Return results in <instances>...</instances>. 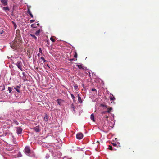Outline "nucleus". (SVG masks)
<instances>
[{
  "instance_id": "nucleus-1",
  "label": "nucleus",
  "mask_w": 159,
  "mask_h": 159,
  "mask_svg": "<svg viewBox=\"0 0 159 159\" xmlns=\"http://www.w3.org/2000/svg\"><path fill=\"white\" fill-rule=\"evenodd\" d=\"M22 42V39L20 34H19L16 37L14 41L11 43V47L13 49H16L20 48Z\"/></svg>"
},
{
  "instance_id": "nucleus-2",
  "label": "nucleus",
  "mask_w": 159,
  "mask_h": 159,
  "mask_svg": "<svg viewBox=\"0 0 159 159\" xmlns=\"http://www.w3.org/2000/svg\"><path fill=\"white\" fill-rule=\"evenodd\" d=\"M24 152L27 156H31V154L32 153V152L30 149V148L28 146H26L25 147L24 150Z\"/></svg>"
},
{
  "instance_id": "nucleus-3",
  "label": "nucleus",
  "mask_w": 159,
  "mask_h": 159,
  "mask_svg": "<svg viewBox=\"0 0 159 159\" xmlns=\"http://www.w3.org/2000/svg\"><path fill=\"white\" fill-rule=\"evenodd\" d=\"M16 65L17 66L18 68L20 69V70L21 71H23V68H22V63L21 61H18L16 63Z\"/></svg>"
},
{
  "instance_id": "nucleus-4",
  "label": "nucleus",
  "mask_w": 159,
  "mask_h": 159,
  "mask_svg": "<svg viewBox=\"0 0 159 159\" xmlns=\"http://www.w3.org/2000/svg\"><path fill=\"white\" fill-rule=\"evenodd\" d=\"M58 104L60 106H61L64 103V101L61 99H58L56 100Z\"/></svg>"
},
{
  "instance_id": "nucleus-5",
  "label": "nucleus",
  "mask_w": 159,
  "mask_h": 159,
  "mask_svg": "<svg viewBox=\"0 0 159 159\" xmlns=\"http://www.w3.org/2000/svg\"><path fill=\"white\" fill-rule=\"evenodd\" d=\"M76 137L78 139H80L83 137V135L82 133H79L77 134Z\"/></svg>"
},
{
  "instance_id": "nucleus-6",
  "label": "nucleus",
  "mask_w": 159,
  "mask_h": 159,
  "mask_svg": "<svg viewBox=\"0 0 159 159\" xmlns=\"http://www.w3.org/2000/svg\"><path fill=\"white\" fill-rule=\"evenodd\" d=\"M33 129L36 132H39L40 130V129L39 126H37L36 127L33 128Z\"/></svg>"
},
{
  "instance_id": "nucleus-7",
  "label": "nucleus",
  "mask_w": 159,
  "mask_h": 159,
  "mask_svg": "<svg viewBox=\"0 0 159 159\" xmlns=\"http://www.w3.org/2000/svg\"><path fill=\"white\" fill-rule=\"evenodd\" d=\"M17 129V133L18 134H20L22 131V129L21 128H20V127H17L16 128Z\"/></svg>"
},
{
  "instance_id": "nucleus-8",
  "label": "nucleus",
  "mask_w": 159,
  "mask_h": 159,
  "mask_svg": "<svg viewBox=\"0 0 159 159\" xmlns=\"http://www.w3.org/2000/svg\"><path fill=\"white\" fill-rule=\"evenodd\" d=\"M1 2L4 6H6L7 4L8 0H1Z\"/></svg>"
},
{
  "instance_id": "nucleus-9",
  "label": "nucleus",
  "mask_w": 159,
  "mask_h": 159,
  "mask_svg": "<svg viewBox=\"0 0 159 159\" xmlns=\"http://www.w3.org/2000/svg\"><path fill=\"white\" fill-rule=\"evenodd\" d=\"M77 97H78V102L81 103H82V101L81 98L80 96L78 94Z\"/></svg>"
},
{
  "instance_id": "nucleus-10",
  "label": "nucleus",
  "mask_w": 159,
  "mask_h": 159,
  "mask_svg": "<svg viewBox=\"0 0 159 159\" xmlns=\"http://www.w3.org/2000/svg\"><path fill=\"white\" fill-rule=\"evenodd\" d=\"M20 87L17 86L16 87H15L14 89L17 91L18 93H20Z\"/></svg>"
},
{
  "instance_id": "nucleus-11",
  "label": "nucleus",
  "mask_w": 159,
  "mask_h": 159,
  "mask_svg": "<svg viewBox=\"0 0 159 159\" xmlns=\"http://www.w3.org/2000/svg\"><path fill=\"white\" fill-rule=\"evenodd\" d=\"M90 118L91 120L93 121H95V119H94V115L93 114H92L90 116Z\"/></svg>"
},
{
  "instance_id": "nucleus-12",
  "label": "nucleus",
  "mask_w": 159,
  "mask_h": 159,
  "mask_svg": "<svg viewBox=\"0 0 159 159\" xmlns=\"http://www.w3.org/2000/svg\"><path fill=\"white\" fill-rule=\"evenodd\" d=\"M79 69H84V66L83 64H80V65H77Z\"/></svg>"
},
{
  "instance_id": "nucleus-13",
  "label": "nucleus",
  "mask_w": 159,
  "mask_h": 159,
  "mask_svg": "<svg viewBox=\"0 0 159 159\" xmlns=\"http://www.w3.org/2000/svg\"><path fill=\"white\" fill-rule=\"evenodd\" d=\"M44 120L45 121H48V117L47 114H46L44 118Z\"/></svg>"
},
{
  "instance_id": "nucleus-14",
  "label": "nucleus",
  "mask_w": 159,
  "mask_h": 159,
  "mask_svg": "<svg viewBox=\"0 0 159 159\" xmlns=\"http://www.w3.org/2000/svg\"><path fill=\"white\" fill-rule=\"evenodd\" d=\"M2 9L5 11L9 10V9L8 7H2Z\"/></svg>"
},
{
  "instance_id": "nucleus-15",
  "label": "nucleus",
  "mask_w": 159,
  "mask_h": 159,
  "mask_svg": "<svg viewBox=\"0 0 159 159\" xmlns=\"http://www.w3.org/2000/svg\"><path fill=\"white\" fill-rule=\"evenodd\" d=\"M107 112L108 113H110V112L112 110V107H107Z\"/></svg>"
},
{
  "instance_id": "nucleus-16",
  "label": "nucleus",
  "mask_w": 159,
  "mask_h": 159,
  "mask_svg": "<svg viewBox=\"0 0 159 159\" xmlns=\"http://www.w3.org/2000/svg\"><path fill=\"white\" fill-rule=\"evenodd\" d=\"M110 100H114L115 99L114 97H113V95L110 97Z\"/></svg>"
},
{
  "instance_id": "nucleus-17",
  "label": "nucleus",
  "mask_w": 159,
  "mask_h": 159,
  "mask_svg": "<svg viewBox=\"0 0 159 159\" xmlns=\"http://www.w3.org/2000/svg\"><path fill=\"white\" fill-rule=\"evenodd\" d=\"M40 30L39 29L35 32V35H36L37 36L39 35L40 33Z\"/></svg>"
},
{
  "instance_id": "nucleus-18",
  "label": "nucleus",
  "mask_w": 159,
  "mask_h": 159,
  "mask_svg": "<svg viewBox=\"0 0 159 159\" xmlns=\"http://www.w3.org/2000/svg\"><path fill=\"white\" fill-rule=\"evenodd\" d=\"M30 34L31 37H32L33 38H34L35 40L37 39V37L35 35H33L31 34Z\"/></svg>"
},
{
  "instance_id": "nucleus-19",
  "label": "nucleus",
  "mask_w": 159,
  "mask_h": 159,
  "mask_svg": "<svg viewBox=\"0 0 159 159\" xmlns=\"http://www.w3.org/2000/svg\"><path fill=\"white\" fill-rule=\"evenodd\" d=\"M71 107H72V109L73 110V111L75 112V106L74 104H72L71 105Z\"/></svg>"
},
{
  "instance_id": "nucleus-20",
  "label": "nucleus",
  "mask_w": 159,
  "mask_h": 159,
  "mask_svg": "<svg viewBox=\"0 0 159 159\" xmlns=\"http://www.w3.org/2000/svg\"><path fill=\"white\" fill-rule=\"evenodd\" d=\"M22 156V155L20 152H19L17 154L18 157H21Z\"/></svg>"
},
{
  "instance_id": "nucleus-21",
  "label": "nucleus",
  "mask_w": 159,
  "mask_h": 159,
  "mask_svg": "<svg viewBox=\"0 0 159 159\" xmlns=\"http://www.w3.org/2000/svg\"><path fill=\"white\" fill-rule=\"evenodd\" d=\"M8 89L9 91V92L11 93L12 90V88L10 87H8Z\"/></svg>"
},
{
  "instance_id": "nucleus-22",
  "label": "nucleus",
  "mask_w": 159,
  "mask_h": 159,
  "mask_svg": "<svg viewBox=\"0 0 159 159\" xmlns=\"http://www.w3.org/2000/svg\"><path fill=\"white\" fill-rule=\"evenodd\" d=\"M41 60L43 61V62H45L47 61L44 58V57H42L41 58Z\"/></svg>"
},
{
  "instance_id": "nucleus-23",
  "label": "nucleus",
  "mask_w": 159,
  "mask_h": 159,
  "mask_svg": "<svg viewBox=\"0 0 159 159\" xmlns=\"http://www.w3.org/2000/svg\"><path fill=\"white\" fill-rule=\"evenodd\" d=\"M3 33V28H1L0 29V34H2Z\"/></svg>"
},
{
  "instance_id": "nucleus-24",
  "label": "nucleus",
  "mask_w": 159,
  "mask_h": 159,
  "mask_svg": "<svg viewBox=\"0 0 159 159\" xmlns=\"http://www.w3.org/2000/svg\"><path fill=\"white\" fill-rule=\"evenodd\" d=\"M71 97H72V98L73 101L74 102V101H75V98L74 96L72 94H71Z\"/></svg>"
},
{
  "instance_id": "nucleus-25",
  "label": "nucleus",
  "mask_w": 159,
  "mask_h": 159,
  "mask_svg": "<svg viewBox=\"0 0 159 159\" xmlns=\"http://www.w3.org/2000/svg\"><path fill=\"white\" fill-rule=\"evenodd\" d=\"M108 148L111 150H113V148L110 145L109 146Z\"/></svg>"
},
{
  "instance_id": "nucleus-26",
  "label": "nucleus",
  "mask_w": 159,
  "mask_h": 159,
  "mask_svg": "<svg viewBox=\"0 0 159 159\" xmlns=\"http://www.w3.org/2000/svg\"><path fill=\"white\" fill-rule=\"evenodd\" d=\"M50 39L51 40L52 42H54L55 41V39H53L52 37H51L50 38Z\"/></svg>"
},
{
  "instance_id": "nucleus-27",
  "label": "nucleus",
  "mask_w": 159,
  "mask_h": 159,
  "mask_svg": "<svg viewBox=\"0 0 159 159\" xmlns=\"http://www.w3.org/2000/svg\"><path fill=\"white\" fill-rule=\"evenodd\" d=\"M75 54L74 55V57L76 58L77 57V52L75 51Z\"/></svg>"
},
{
  "instance_id": "nucleus-28",
  "label": "nucleus",
  "mask_w": 159,
  "mask_h": 159,
  "mask_svg": "<svg viewBox=\"0 0 159 159\" xmlns=\"http://www.w3.org/2000/svg\"><path fill=\"white\" fill-rule=\"evenodd\" d=\"M22 74H23V77L24 78H26V74L25 73V72H23L22 73Z\"/></svg>"
},
{
  "instance_id": "nucleus-29",
  "label": "nucleus",
  "mask_w": 159,
  "mask_h": 159,
  "mask_svg": "<svg viewBox=\"0 0 159 159\" xmlns=\"http://www.w3.org/2000/svg\"><path fill=\"white\" fill-rule=\"evenodd\" d=\"M39 53H41V54H42V50L41 48H39Z\"/></svg>"
},
{
  "instance_id": "nucleus-30",
  "label": "nucleus",
  "mask_w": 159,
  "mask_h": 159,
  "mask_svg": "<svg viewBox=\"0 0 159 159\" xmlns=\"http://www.w3.org/2000/svg\"><path fill=\"white\" fill-rule=\"evenodd\" d=\"M13 144L14 145H16L17 144V143L15 140H13Z\"/></svg>"
},
{
  "instance_id": "nucleus-31",
  "label": "nucleus",
  "mask_w": 159,
  "mask_h": 159,
  "mask_svg": "<svg viewBox=\"0 0 159 159\" xmlns=\"http://www.w3.org/2000/svg\"><path fill=\"white\" fill-rule=\"evenodd\" d=\"M13 24H14V28H15V29H16V26H16V24L14 22H13Z\"/></svg>"
},
{
  "instance_id": "nucleus-32",
  "label": "nucleus",
  "mask_w": 159,
  "mask_h": 159,
  "mask_svg": "<svg viewBox=\"0 0 159 159\" xmlns=\"http://www.w3.org/2000/svg\"><path fill=\"white\" fill-rule=\"evenodd\" d=\"M101 106L102 107H105L106 108H107V105H105L103 104H101Z\"/></svg>"
},
{
  "instance_id": "nucleus-33",
  "label": "nucleus",
  "mask_w": 159,
  "mask_h": 159,
  "mask_svg": "<svg viewBox=\"0 0 159 159\" xmlns=\"http://www.w3.org/2000/svg\"><path fill=\"white\" fill-rule=\"evenodd\" d=\"M69 61H75V60L74 58L70 59L69 60Z\"/></svg>"
},
{
  "instance_id": "nucleus-34",
  "label": "nucleus",
  "mask_w": 159,
  "mask_h": 159,
  "mask_svg": "<svg viewBox=\"0 0 159 159\" xmlns=\"http://www.w3.org/2000/svg\"><path fill=\"white\" fill-rule=\"evenodd\" d=\"M27 12L29 14H30V13H31V12H30V10L29 8H28V10L27 11Z\"/></svg>"
},
{
  "instance_id": "nucleus-35",
  "label": "nucleus",
  "mask_w": 159,
  "mask_h": 159,
  "mask_svg": "<svg viewBox=\"0 0 159 159\" xmlns=\"http://www.w3.org/2000/svg\"><path fill=\"white\" fill-rule=\"evenodd\" d=\"M74 87L75 89H76L78 88V86L77 85H75L74 86Z\"/></svg>"
},
{
  "instance_id": "nucleus-36",
  "label": "nucleus",
  "mask_w": 159,
  "mask_h": 159,
  "mask_svg": "<svg viewBox=\"0 0 159 159\" xmlns=\"http://www.w3.org/2000/svg\"><path fill=\"white\" fill-rule=\"evenodd\" d=\"M29 14L30 15V16H31V17L32 18H33V16L32 15V14L31 13H30V14Z\"/></svg>"
},
{
  "instance_id": "nucleus-37",
  "label": "nucleus",
  "mask_w": 159,
  "mask_h": 159,
  "mask_svg": "<svg viewBox=\"0 0 159 159\" xmlns=\"http://www.w3.org/2000/svg\"><path fill=\"white\" fill-rule=\"evenodd\" d=\"M112 144L114 146H117V144L114 143H112Z\"/></svg>"
},
{
  "instance_id": "nucleus-38",
  "label": "nucleus",
  "mask_w": 159,
  "mask_h": 159,
  "mask_svg": "<svg viewBox=\"0 0 159 159\" xmlns=\"http://www.w3.org/2000/svg\"><path fill=\"white\" fill-rule=\"evenodd\" d=\"M107 112V111H102L101 112V113L102 114H105V113H106V112Z\"/></svg>"
},
{
  "instance_id": "nucleus-39",
  "label": "nucleus",
  "mask_w": 159,
  "mask_h": 159,
  "mask_svg": "<svg viewBox=\"0 0 159 159\" xmlns=\"http://www.w3.org/2000/svg\"><path fill=\"white\" fill-rule=\"evenodd\" d=\"M34 20H30V23H33V22H34Z\"/></svg>"
},
{
  "instance_id": "nucleus-40",
  "label": "nucleus",
  "mask_w": 159,
  "mask_h": 159,
  "mask_svg": "<svg viewBox=\"0 0 159 159\" xmlns=\"http://www.w3.org/2000/svg\"><path fill=\"white\" fill-rule=\"evenodd\" d=\"M96 90V89H95V88H92V91H95Z\"/></svg>"
},
{
  "instance_id": "nucleus-41",
  "label": "nucleus",
  "mask_w": 159,
  "mask_h": 159,
  "mask_svg": "<svg viewBox=\"0 0 159 159\" xmlns=\"http://www.w3.org/2000/svg\"><path fill=\"white\" fill-rule=\"evenodd\" d=\"M37 55L38 57L40 56L41 55L40 53H38L37 54Z\"/></svg>"
},
{
  "instance_id": "nucleus-42",
  "label": "nucleus",
  "mask_w": 159,
  "mask_h": 159,
  "mask_svg": "<svg viewBox=\"0 0 159 159\" xmlns=\"http://www.w3.org/2000/svg\"><path fill=\"white\" fill-rule=\"evenodd\" d=\"M108 116H106V118L107 119V120H108Z\"/></svg>"
},
{
  "instance_id": "nucleus-43",
  "label": "nucleus",
  "mask_w": 159,
  "mask_h": 159,
  "mask_svg": "<svg viewBox=\"0 0 159 159\" xmlns=\"http://www.w3.org/2000/svg\"><path fill=\"white\" fill-rule=\"evenodd\" d=\"M89 76H90L91 73H90V72L89 71Z\"/></svg>"
},
{
  "instance_id": "nucleus-44",
  "label": "nucleus",
  "mask_w": 159,
  "mask_h": 159,
  "mask_svg": "<svg viewBox=\"0 0 159 159\" xmlns=\"http://www.w3.org/2000/svg\"><path fill=\"white\" fill-rule=\"evenodd\" d=\"M16 124L17 125H18V122L17 121H16Z\"/></svg>"
},
{
  "instance_id": "nucleus-45",
  "label": "nucleus",
  "mask_w": 159,
  "mask_h": 159,
  "mask_svg": "<svg viewBox=\"0 0 159 159\" xmlns=\"http://www.w3.org/2000/svg\"><path fill=\"white\" fill-rule=\"evenodd\" d=\"M37 25H38V26H39V23L37 24Z\"/></svg>"
},
{
  "instance_id": "nucleus-46",
  "label": "nucleus",
  "mask_w": 159,
  "mask_h": 159,
  "mask_svg": "<svg viewBox=\"0 0 159 159\" xmlns=\"http://www.w3.org/2000/svg\"><path fill=\"white\" fill-rule=\"evenodd\" d=\"M47 66L48 67H49V66H48V64H47Z\"/></svg>"
},
{
  "instance_id": "nucleus-47",
  "label": "nucleus",
  "mask_w": 159,
  "mask_h": 159,
  "mask_svg": "<svg viewBox=\"0 0 159 159\" xmlns=\"http://www.w3.org/2000/svg\"><path fill=\"white\" fill-rule=\"evenodd\" d=\"M33 25V24H32V25H31V26H32V25Z\"/></svg>"
}]
</instances>
